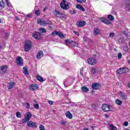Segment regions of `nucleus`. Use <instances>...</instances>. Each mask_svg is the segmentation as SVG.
<instances>
[{
  "label": "nucleus",
  "mask_w": 130,
  "mask_h": 130,
  "mask_svg": "<svg viewBox=\"0 0 130 130\" xmlns=\"http://www.w3.org/2000/svg\"><path fill=\"white\" fill-rule=\"evenodd\" d=\"M74 34H76V35H77V36H79L80 34L79 33H78V32H77V31L74 30Z\"/></svg>",
  "instance_id": "52"
},
{
  "label": "nucleus",
  "mask_w": 130,
  "mask_h": 130,
  "mask_svg": "<svg viewBox=\"0 0 130 130\" xmlns=\"http://www.w3.org/2000/svg\"><path fill=\"white\" fill-rule=\"evenodd\" d=\"M5 2L6 3L7 6L10 7V2H9V0H5Z\"/></svg>",
  "instance_id": "46"
},
{
  "label": "nucleus",
  "mask_w": 130,
  "mask_h": 130,
  "mask_svg": "<svg viewBox=\"0 0 130 130\" xmlns=\"http://www.w3.org/2000/svg\"><path fill=\"white\" fill-rule=\"evenodd\" d=\"M23 58L21 56H18L16 58V63L18 66H23Z\"/></svg>",
  "instance_id": "9"
},
{
  "label": "nucleus",
  "mask_w": 130,
  "mask_h": 130,
  "mask_svg": "<svg viewBox=\"0 0 130 130\" xmlns=\"http://www.w3.org/2000/svg\"><path fill=\"white\" fill-rule=\"evenodd\" d=\"M23 70H24L23 73L24 74V75H29V72H28V68L27 67V66L24 67L23 68Z\"/></svg>",
  "instance_id": "23"
},
{
  "label": "nucleus",
  "mask_w": 130,
  "mask_h": 130,
  "mask_svg": "<svg viewBox=\"0 0 130 130\" xmlns=\"http://www.w3.org/2000/svg\"><path fill=\"white\" fill-rule=\"evenodd\" d=\"M71 14H77V11L76 10H73V12Z\"/></svg>",
  "instance_id": "54"
},
{
  "label": "nucleus",
  "mask_w": 130,
  "mask_h": 130,
  "mask_svg": "<svg viewBox=\"0 0 130 130\" xmlns=\"http://www.w3.org/2000/svg\"><path fill=\"white\" fill-rule=\"evenodd\" d=\"M27 126H28V127L36 128V127H37V126H38V125H37V123H36L35 122H32L31 121H28L27 123Z\"/></svg>",
  "instance_id": "7"
},
{
  "label": "nucleus",
  "mask_w": 130,
  "mask_h": 130,
  "mask_svg": "<svg viewBox=\"0 0 130 130\" xmlns=\"http://www.w3.org/2000/svg\"><path fill=\"white\" fill-rule=\"evenodd\" d=\"M105 117L106 118H108V117H109V116L107 114H105Z\"/></svg>",
  "instance_id": "57"
},
{
  "label": "nucleus",
  "mask_w": 130,
  "mask_h": 130,
  "mask_svg": "<svg viewBox=\"0 0 130 130\" xmlns=\"http://www.w3.org/2000/svg\"><path fill=\"white\" fill-rule=\"evenodd\" d=\"M52 24V23H51V21L49 20L46 21V25H50V26H51Z\"/></svg>",
  "instance_id": "42"
},
{
  "label": "nucleus",
  "mask_w": 130,
  "mask_h": 130,
  "mask_svg": "<svg viewBox=\"0 0 130 130\" xmlns=\"http://www.w3.org/2000/svg\"><path fill=\"white\" fill-rule=\"evenodd\" d=\"M55 34L56 35V31H54L52 33V36H53Z\"/></svg>",
  "instance_id": "55"
},
{
  "label": "nucleus",
  "mask_w": 130,
  "mask_h": 130,
  "mask_svg": "<svg viewBox=\"0 0 130 130\" xmlns=\"http://www.w3.org/2000/svg\"><path fill=\"white\" fill-rule=\"evenodd\" d=\"M76 7L78 10H80V11H82V12H85V8H84L82 5L78 4L76 5Z\"/></svg>",
  "instance_id": "21"
},
{
  "label": "nucleus",
  "mask_w": 130,
  "mask_h": 130,
  "mask_svg": "<svg viewBox=\"0 0 130 130\" xmlns=\"http://www.w3.org/2000/svg\"><path fill=\"white\" fill-rule=\"evenodd\" d=\"M16 20H19V17H16Z\"/></svg>",
  "instance_id": "62"
},
{
  "label": "nucleus",
  "mask_w": 130,
  "mask_h": 130,
  "mask_svg": "<svg viewBox=\"0 0 130 130\" xmlns=\"http://www.w3.org/2000/svg\"><path fill=\"white\" fill-rule=\"evenodd\" d=\"M99 20H101L103 23H104V24H107V25H110V24H111V21L106 20V19H105L104 17H100L99 18Z\"/></svg>",
  "instance_id": "12"
},
{
  "label": "nucleus",
  "mask_w": 130,
  "mask_h": 130,
  "mask_svg": "<svg viewBox=\"0 0 130 130\" xmlns=\"http://www.w3.org/2000/svg\"><path fill=\"white\" fill-rule=\"evenodd\" d=\"M31 14H27V15H26V17H27V18H30V17H31Z\"/></svg>",
  "instance_id": "56"
},
{
  "label": "nucleus",
  "mask_w": 130,
  "mask_h": 130,
  "mask_svg": "<svg viewBox=\"0 0 130 130\" xmlns=\"http://www.w3.org/2000/svg\"><path fill=\"white\" fill-rule=\"evenodd\" d=\"M32 117V114H31V113L28 112L26 113V115H25L24 119L22 120V123H26V122H27V121H29L30 120V119Z\"/></svg>",
  "instance_id": "5"
},
{
  "label": "nucleus",
  "mask_w": 130,
  "mask_h": 130,
  "mask_svg": "<svg viewBox=\"0 0 130 130\" xmlns=\"http://www.w3.org/2000/svg\"><path fill=\"white\" fill-rule=\"evenodd\" d=\"M83 3H86V0H80V4H83Z\"/></svg>",
  "instance_id": "53"
},
{
  "label": "nucleus",
  "mask_w": 130,
  "mask_h": 130,
  "mask_svg": "<svg viewBox=\"0 0 130 130\" xmlns=\"http://www.w3.org/2000/svg\"><path fill=\"white\" fill-rule=\"evenodd\" d=\"M114 36V32H111L109 35V37H110V38H113Z\"/></svg>",
  "instance_id": "40"
},
{
  "label": "nucleus",
  "mask_w": 130,
  "mask_h": 130,
  "mask_svg": "<svg viewBox=\"0 0 130 130\" xmlns=\"http://www.w3.org/2000/svg\"><path fill=\"white\" fill-rule=\"evenodd\" d=\"M29 89L31 91H36V90H38V88H39V86H38V84H30L28 85Z\"/></svg>",
  "instance_id": "6"
},
{
  "label": "nucleus",
  "mask_w": 130,
  "mask_h": 130,
  "mask_svg": "<svg viewBox=\"0 0 130 130\" xmlns=\"http://www.w3.org/2000/svg\"><path fill=\"white\" fill-rule=\"evenodd\" d=\"M110 130H117V128L112 124H109Z\"/></svg>",
  "instance_id": "29"
},
{
  "label": "nucleus",
  "mask_w": 130,
  "mask_h": 130,
  "mask_svg": "<svg viewBox=\"0 0 130 130\" xmlns=\"http://www.w3.org/2000/svg\"><path fill=\"white\" fill-rule=\"evenodd\" d=\"M93 34L94 35H98V34H99V29L95 28L93 29Z\"/></svg>",
  "instance_id": "28"
},
{
  "label": "nucleus",
  "mask_w": 130,
  "mask_h": 130,
  "mask_svg": "<svg viewBox=\"0 0 130 130\" xmlns=\"http://www.w3.org/2000/svg\"><path fill=\"white\" fill-rule=\"evenodd\" d=\"M96 72V68H92L90 71V73L92 75H95Z\"/></svg>",
  "instance_id": "35"
},
{
  "label": "nucleus",
  "mask_w": 130,
  "mask_h": 130,
  "mask_svg": "<svg viewBox=\"0 0 130 130\" xmlns=\"http://www.w3.org/2000/svg\"><path fill=\"white\" fill-rule=\"evenodd\" d=\"M0 8L4 9L5 8V3H4V0H0Z\"/></svg>",
  "instance_id": "30"
},
{
  "label": "nucleus",
  "mask_w": 130,
  "mask_h": 130,
  "mask_svg": "<svg viewBox=\"0 0 130 130\" xmlns=\"http://www.w3.org/2000/svg\"><path fill=\"white\" fill-rule=\"evenodd\" d=\"M101 86V85L99 83H93L91 85V88L93 90H98Z\"/></svg>",
  "instance_id": "14"
},
{
  "label": "nucleus",
  "mask_w": 130,
  "mask_h": 130,
  "mask_svg": "<svg viewBox=\"0 0 130 130\" xmlns=\"http://www.w3.org/2000/svg\"><path fill=\"white\" fill-rule=\"evenodd\" d=\"M128 68L125 67L122 68L118 69L117 70V73L118 75H123V74H125L126 72H128Z\"/></svg>",
  "instance_id": "3"
},
{
  "label": "nucleus",
  "mask_w": 130,
  "mask_h": 130,
  "mask_svg": "<svg viewBox=\"0 0 130 130\" xmlns=\"http://www.w3.org/2000/svg\"><path fill=\"white\" fill-rule=\"evenodd\" d=\"M38 24H40V25H43L44 26H45L46 25V21L42 20L41 19H40L38 20Z\"/></svg>",
  "instance_id": "18"
},
{
  "label": "nucleus",
  "mask_w": 130,
  "mask_h": 130,
  "mask_svg": "<svg viewBox=\"0 0 130 130\" xmlns=\"http://www.w3.org/2000/svg\"><path fill=\"white\" fill-rule=\"evenodd\" d=\"M122 56V55L121 54V53H119L118 54V58L119 59H120L121 58Z\"/></svg>",
  "instance_id": "44"
},
{
  "label": "nucleus",
  "mask_w": 130,
  "mask_h": 130,
  "mask_svg": "<svg viewBox=\"0 0 130 130\" xmlns=\"http://www.w3.org/2000/svg\"><path fill=\"white\" fill-rule=\"evenodd\" d=\"M14 86H15V83H13V82L10 83L8 85V88L9 89V90H10V89H12L13 87H14Z\"/></svg>",
  "instance_id": "24"
},
{
  "label": "nucleus",
  "mask_w": 130,
  "mask_h": 130,
  "mask_svg": "<svg viewBox=\"0 0 130 130\" xmlns=\"http://www.w3.org/2000/svg\"><path fill=\"white\" fill-rule=\"evenodd\" d=\"M46 11V8L44 9V11L45 12Z\"/></svg>",
  "instance_id": "63"
},
{
  "label": "nucleus",
  "mask_w": 130,
  "mask_h": 130,
  "mask_svg": "<svg viewBox=\"0 0 130 130\" xmlns=\"http://www.w3.org/2000/svg\"><path fill=\"white\" fill-rule=\"evenodd\" d=\"M76 2L81 4V0H76Z\"/></svg>",
  "instance_id": "59"
},
{
  "label": "nucleus",
  "mask_w": 130,
  "mask_h": 130,
  "mask_svg": "<svg viewBox=\"0 0 130 130\" xmlns=\"http://www.w3.org/2000/svg\"><path fill=\"white\" fill-rule=\"evenodd\" d=\"M8 70V67L6 65L2 66L0 68V74L1 75H5Z\"/></svg>",
  "instance_id": "8"
},
{
  "label": "nucleus",
  "mask_w": 130,
  "mask_h": 130,
  "mask_svg": "<svg viewBox=\"0 0 130 130\" xmlns=\"http://www.w3.org/2000/svg\"><path fill=\"white\" fill-rule=\"evenodd\" d=\"M78 46V43L77 42L74 41H71V45L70 47H75Z\"/></svg>",
  "instance_id": "22"
},
{
  "label": "nucleus",
  "mask_w": 130,
  "mask_h": 130,
  "mask_svg": "<svg viewBox=\"0 0 130 130\" xmlns=\"http://www.w3.org/2000/svg\"><path fill=\"white\" fill-rule=\"evenodd\" d=\"M123 50L126 51V52H127V51L128 50V47L127 46V45H126L124 46Z\"/></svg>",
  "instance_id": "38"
},
{
  "label": "nucleus",
  "mask_w": 130,
  "mask_h": 130,
  "mask_svg": "<svg viewBox=\"0 0 130 130\" xmlns=\"http://www.w3.org/2000/svg\"><path fill=\"white\" fill-rule=\"evenodd\" d=\"M56 15H58V18L61 20H63L64 19H67L66 16H62V13H60L59 11H56Z\"/></svg>",
  "instance_id": "15"
},
{
  "label": "nucleus",
  "mask_w": 130,
  "mask_h": 130,
  "mask_svg": "<svg viewBox=\"0 0 130 130\" xmlns=\"http://www.w3.org/2000/svg\"><path fill=\"white\" fill-rule=\"evenodd\" d=\"M88 64L90 66H95L97 63V59L94 57H91L87 59Z\"/></svg>",
  "instance_id": "4"
},
{
  "label": "nucleus",
  "mask_w": 130,
  "mask_h": 130,
  "mask_svg": "<svg viewBox=\"0 0 130 130\" xmlns=\"http://www.w3.org/2000/svg\"><path fill=\"white\" fill-rule=\"evenodd\" d=\"M34 108H36V109H38L39 108V105L36 104L34 105Z\"/></svg>",
  "instance_id": "41"
},
{
  "label": "nucleus",
  "mask_w": 130,
  "mask_h": 130,
  "mask_svg": "<svg viewBox=\"0 0 130 130\" xmlns=\"http://www.w3.org/2000/svg\"><path fill=\"white\" fill-rule=\"evenodd\" d=\"M39 128L40 130H44V126H43V125H40L39 126Z\"/></svg>",
  "instance_id": "45"
},
{
  "label": "nucleus",
  "mask_w": 130,
  "mask_h": 130,
  "mask_svg": "<svg viewBox=\"0 0 130 130\" xmlns=\"http://www.w3.org/2000/svg\"><path fill=\"white\" fill-rule=\"evenodd\" d=\"M32 48V42L29 40L25 41L24 44V50L25 51H29Z\"/></svg>",
  "instance_id": "1"
},
{
  "label": "nucleus",
  "mask_w": 130,
  "mask_h": 130,
  "mask_svg": "<svg viewBox=\"0 0 130 130\" xmlns=\"http://www.w3.org/2000/svg\"><path fill=\"white\" fill-rule=\"evenodd\" d=\"M48 103L50 105H53V101H48Z\"/></svg>",
  "instance_id": "49"
},
{
  "label": "nucleus",
  "mask_w": 130,
  "mask_h": 130,
  "mask_svg": "<svg viewBox=\"0 0 130 130\" xmlns=\"http://www.w3.org/2000/svg\"><path fill=\"white\" fill-rule=\"evenodd\" d=\"M111 108V106L107 105V104H104L102 106V109L103 111L107 112L109 111V110Z\"/></svg>",
  "instance_id": "11"
},
{
  "label": "nucleus",
  "mask_w": 130,
  "mask_h": 130,
  "mask_svg": "<svg viewBox=\"0 0 130 130\" xmlns=\"http://www.w3.org/2000/svg\"><path fill=\"white\" fill-rule=\"evenodd\" d=\"M86 23L85 21H77L76 22V25L78 26V27H84L85 25H86Z\"/></svg>",
  "instance_id": "13"
},
{
  "label": "nucleus",
  "mask_w": 130,
  "mask_h": 130,
  "mask_svg": "<svg viewBox=\"0 0 130 130\" xmlns=\"http://www.w3.org/2000/svg\"><path fill=\"white\" fill-rule=\"evenodd\" d=\"M39 31L40 32V33H46V29L42 27H40L39 29Z\"/></svg>",
  "instance_id": "26"
},
{
  "label": "nucleus",
  "mask_w": 130,
  "mask_h": 130,
  "mask_svg": "<svg viewBox=\"0 0 130 130\" xmlns=\"http://www.w3.org/2000/svg\"><path fill=\"white\" fill-rule=\"evenodd\" d=\"M16 117H17L18 118H21V117H22V115L21 114V113H20V112H16Z\"/></svg>",
  "instance_id": "37"
},
{
  "label": "nucleus",
  "mask_w": 130,
  "mask_h": 130,
  "mask_svg": "<svg viewBox=\"0 0 130 130\" xmlns=\"http://www.w3.org/2000/svg\"><path fill=\"white\" fill-rule=\"evenodd\" d=\"M49 28H50L51 30H52V27H51V25H49Z\"/></svg>",
  "instance_id": "58"
},
{
  "label": "nucleus",
  "mask_w": 130,
  "mask_h": 130,
  "mask_svg": "<svg viewBox=\"0 0 130 130\" xmlns=\"http://www.w3.org/2000/svg\"><path fill=\"white\" fill-rule=\"evenodd\" d=\"M66 116L67 118H69V119H72V118H73V114H72L69 111L66 112Z\"/></svg>",
  "instance_id": "17"
},
{
  "label": "nucleus",
  "mask_w": 130,
  "mask_h": 130,
  "mask_svg": "<svg viewBox=\"0 0 130 130\" xmlns=\"http://www.w3.org/2000/svg\"><path fill=\"white\" fill-rule=\"evenodd\" d=\"M9 36H10V33L6 32L4 35V39H6V40L9 39Z\"/></svg>",
  "instance_id": "34"
},
{
  "label": "nucleus",
  "mask_w": 130,
  "mask_h": 130,
  "mask_svg": "<svg viewBox=\"0 0 130 130\" xmlns=\"http://www.w3.org/2000/svg\"><path fill=\"white\" fill-rule=\"evenodd\" d=\"M60 7L63 10H69L70 9V6L68 2H67V0H62V2L60 4Z\"/></svg>",
  "instance_id": "2"
},
{
  "label": "nucleus",
  "mask_w": 130,
  "mask_h": 130,
  "mask_svg": "<svg viewBox=\"0 0 130 130\" xmlns=\"http://www.w3.org/2000/svg\"><path fill=\"white\" fill-rule=\"evenodd\" d=\"M119 94H120V97H121L123 100H125L127 99V96L125 95L124 92H122V91H120L119 92Z\"/></svg>",
  "instance_id": "16"
},
{
  "label": "nucleus",
  "mask_w": 130,
  "mask_h": 130,
  "mask_svg": "<svg viewBox=\"0 0 130 130\" xmlns=\"http://www.w3.org/2000/svg\"><path fill=\"white\" fill-rule=\"evenodd\" d=\"M35 14L37 16H39V15L40 14V10H38L36 11L35 12Z\"/></svg>",
  "instance_id": "39"
},
{
  "label": "nucleus",
  "mask_w": 130,
  "mask_h": 130,
  "mask_svg": "<svg viewBox=\"0 0 130 130\" xmlns=\"http://www.w3.org/2000/svg\"><path fill=\"white\" fill-rule=\"evenodd\" d=\"M32 36L35 39H40L41 38V34L39 32L36 31L32 34Z\"/></svg>",
  "instance_id": "10"
},
{
  "label": "nucleus",
  "mask_w": 130,
  "mask_h": 130,
  "mask_svg": "<svg viewBox=\"0 0 130 130\" xmlns=\"http://www.w3.org/2000/svg\"><path fill=\"white\" fill-rule=\"evenodd\" d=\"M123 125L124 126H127V125H128V122L127 121H125L123 123Z\"/></svg>",
  "instance_id": "48"
},
{
  "label": "nucleus",
  "mask_w": 130,
  "mask_h": 130,
  "mask_svg": "<svg viewBox=\"0 0 130 130\" xmlns=\"http://www.w3.org/2000/svg\"><path fill=\"white\" fill-rule=\"evenodd\" d=\"M83 72H84V68H82L80 69V75H81L82 76H83V75H84Z\"/></svg>",
  "instance_id": "43"
},
{
  "label": "nucleus",
  "mask_w": 130,
  "mask_h": 130,
  "mask_svg": "<svg viewBox=\"0 0 130 130\" xmlns=\"http://www.w3.org/2000/svg\"><path fill=\"white\" fill-rule=\"evenodd\" d=\"M123 34H124V35H125V36H126V37H128V34L126 33V31H124Z\"/></svg>",
  "instance_id": "51"
},
{
  "label": "nucleus",
  "mask_w": 130,
  "mask_h": 130,
  "mask_svg": "<svg viewBox=\"0 0 130 130\" xmlns=\"http://www.w3.org/2000/svg\"><path fill=\"white\" fill-rule=\"evenodd\" d=\"M128 64H130V59L128 61Z\"/></svg>",
  "instance_id": "61"
},
{
  "label": "nucleus",
  "mask_w": 130,
  "mask_h": 130,
  "mask_svg": "<svg viewBox=\"0 0 130 130\" xmlns=\"http://www.w3.org/2000/svg\"><path fill=\"white\" fill-rule=\"evenodd\" d=\"M37 79L38 81H39V82H44V80H43V78L41 76H37Z\"/></svg>",
  "instance_id": "32"
},
{
  "label": "nucleus",
  "mask_w": 130,
  "mask_h": 130,
  "mask_svg": "<svg viewBox=\"0 0 130 130\" xmlns=\"http://www.w3.org/2000/svg\"><path fill=\"white\" fill-rule=\"evenodd\" d=\"M124 41H125V40L123 37L119 38L117 40L118 43H119L120 44H122V43H124Z\"/></svg>",
  "instance_id": "20"
},
{
  "label": "nucleus",
  "mask_w": 130,
  "mask_h": 130,
  "mask_svg": "<svg viewBox=\"0 0 130 130\" xmlns=\"http://www.w3.org/2000/svg\"><path fill=\"white\" fill-rule=\"evenodd\" d=\"M124 130H129L128 129H127V128H126V129H125Z\"/></svg>",
  "instance_id": "64"
},
{
  "label": "nucleus",
  "mask_w": 130,
  "mask_h": 130,
  "mask_svg": "<svg viewBox=\"0 0 130 130\" xmlns=\"http://www.w3.org/2000/svg\"><path fill=\"white\" fill-rule=\"evenodd\" d=\"M83 40H84V41H86V38L85 37H83Z\"/></svg>",
  "instance_id": "60"
},
{
  "label": "nucleus",
  "mask_w": 130,
  "mask_h": 130,
  "mask_svg": "<svg viewBox=\"0 0 130 130\" xmlns=\"http://www.w3.org/2000/svg\"><path fill=\"white\" fill-rule=\"evenodd\" d=\"M60 123L62 124V125H66V121L62 120L61 121Z\"/></svg>",
  "instance_id": "50"
},
{
  "label": "nucleus",
  "mask_w": 130,
  "mask_h": 130,
  "mask_svg": "<svg viewBox=\"0 0 130 130\" xmlns=\"http://www.w3.org/2000/svg\"><path fill=\"white\" fill-rule=\"evenodd\" d=\"M82 90L83 92H85L86 93V92H88V91H89V88H88L86 86H83L82 87Z\"/></svg>",
  "instance_id": "31"
},
{
  "label": "nucleus",
  "mask_w": 130,
  "mask_h": 130,
  "mask_svg": "<svg viewBox=\"0 0 130 130\" xmlns=\"http://www.w3.org/2000/svg\"><path fill=\"white\" fill-rule=\"evenodd\" d=\"M26 107L27 109H29V108H30V104H29V103H26Z\"/></svg>",
  "instance_id": "47"
},
{
  "label": "nucleus",
  "mask_w": 130,
  "mask_h": 130,
  "mask_svg": "<svg viewBox=\"0 0 130 130\" xmlns=\"http://www.w3.org/2000/svg\"><path fill=\"white\" fill-rule=\"evenodd\" d=\"M42 56H43V51H39V52L36 56L37 58L40 59V58H41V57H42Z\"/></svg>",
  "instance_id": "19"
},
{
  "label": "nucleus",
  "mask_w": 130,
  "mask_h": 130,
  "mask_svg": "<svg viewBox=\"0 0 130 130\" xmlns=\"http://www.w3.org/2000/svg\"><path fill=\"white\" fill-rule=\"evenodd\" d=\"M65 43L67 46H69V47H71L72 41H70L69 40H66L65 41Z\"/></svg>",
  "instance_id": "25"
},
{
  "label": "nucleus",
  "mask_w": 130,
  "mask_h": 130,
  "mask_svg": "<svg viewBox=\"0 0 130 130\" xmlns=\"http://www.w3.org/2000/svg\"><path fill=\"white\" fill-rule=\"evenodd\" d=\"M115 103L118 105H121V104H122V102L118 99H117L115 101Z\"/></svg>",
  "instance_id": "33"
},
{
  "label": "nucleus",
  "mask_w": 130,
  "mask_h": 130,
  "mask_svg": "<svg viewBox=\"0 0 130 130\" xmlns=\"http://www.w3.org/2000/svg\"><path fill=\"white\" fill-rule=\"evenodd\" d=\"M56 35H58L60 38H64V36L60 31H56Z\"/></svg>",
  "instance_id": "27"
},
{
  "label": "nucleus",
  "mask_w": 130,
  "mask_h": 130,
  "mask_svg": "<svg viewBox=\"0 0 130 130\" xmlns=\"http://www.w3.org/2000/svg\"><path fill=\"white\" fill-rule=\"evenodd\" d=\"M108 18L110 21H113V20H114V17L113 16H112V15H109L108 16Z\"/></svg>",
  "instance_id": "36"
}]
</instances>
